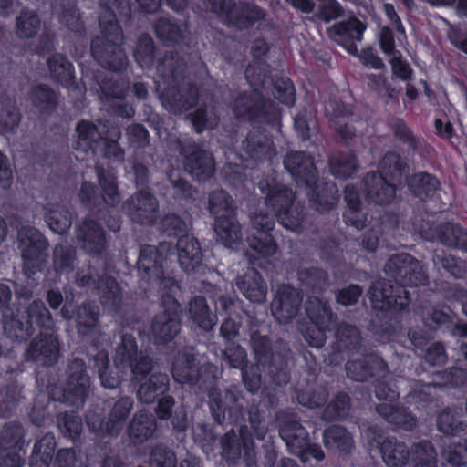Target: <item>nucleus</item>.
Instances as JSON below:
<instances>
[{
    "label": "nucleus",
    "mask_w": 467,
    "mask_h": 467,
    "mask_svg": "<svg viewBox=\"0 0 467 467\" xmlns=\"http://www.w3.org/2000/svg\"><path fill=\"white\" fill-rule=\"evenodd\" d=\"M170 251V246L164 243L159 248L152 246L144 247L140 254L138 267L141 279L151 282L158 285L166 295L161 296L162 310L155 317L151 334L159 344L171 340L180 329L179 305L173 295L178 289L175 282L171 278L162 277L161 261L164 253Z\"/></svg>",
    "instance_id": "1"
},
{
    "label": "nucleus",
    "mask_w": 467,
    "mask_h": 467,
    "mask_svg": "<svg viewBox=\"0 0 467 467\" xmlns=\"http://www.w3.org/2000/svg\"><path fill=\"white\" fill-rule=\"evenodd\" d=\"M105 13L100 17V26L103 39L96 38L92 41L91 50L93 57L101 64L106 65L113 70L122 67L125 58L120 51L117 53V47L123 42L121 30L115 23V13L128 15L132 9L141 8L151 13L156 11L160 5V0H135L134 3H127L124 6V0H99Z\"/></svg>",
    "instance_id": "2"
},
{
    "label": "nucleus",
    "mask_w": 467,
    "mask_h": 467,
    "mask_svg": "<svg viewBox=\"0 0 467 467\" xmlns=\"http://www.w3.org/2000/svg\"><path fill=\"white\" fill-rule=\"evenodd\" d=\"M4 331L10 338L17 340L26 339L34 330V324L41 329V338L35 340L27 356L44 365H49L57 359L58 354V343L52 333L53 322L48 310L42 303L35 302L27 311L26 325L16 317L8 319L7 314H4Z\"/></svg>",
    "instance_id": "3"
},
{
    "label": "nucleus",
    "mask_w": 467,
    "mask_h": 467,
    "mask_svg": "<svg viewBox=\"0 0 467 467\" xmlns=\"http://www.w3.org/2000/svg\"><path fill=\"white\" fill-rule=\"evenodd\" d=\"M379 175H368L364 182L367 198L377 203L390 202L395 195V183L400 182L404 165L396 153L384 156L379 164Z\"/></svg>",
    "instance_id": "4"
},
{
    "label": "nucleus",
    "mask_w": 467,
    "mask_h": 467,
    "mask_svg": "<svg viewBox=\"0 0 467 467\" xmlns=\"http://www.w3.org/2000/svg\"><path fill=\"white\" fill-rule=\"evenodd\" d=\"M209 209L215 218L214 231L219 241L226 247L236 248L241 234L230 197L223 191L213 192L209 199Z\"/></svg>",
    "instance_id": "5"
},
{
    "label": "nucleus",
    "mask_w": 467,
    "mask_h": 467,
    "mask_svg": "<svg viewBox=\"0 0 467 467\" xmlns=\"http://www.w3.org/2000/svg\"><path fill=\"white\" fill-rule=\"evenodd\" d=\"M205 5L210 11L240 27L261 17V11L251 3L237 5L232 0H205Z\"/></svg>",
    "instance_id": "6"
},
{
    "label": "nucleus",
    "mask_w": 467,
    "mask_h": 467,
    "mask_svg": "<svg viewBox=\"0 0 467 467\" xmlns=\"http://www.w3.org/2000/svg\"><path fill=\"white\" fill-rule=\"evenodd\" d=\"M280 435L290 451L299 456L302 461H306L308 456L318 461L324 459L322 449L316 444L309 443L306 431L297 421L292 420L283 424L280 427Z\"/></svg>",
    "instance_id": "7"
},
{
    "label": "nucleus",
    "mask_w": 467,
    "mask_h": 467,
    "mask_svg": "<svg viewBox=\"0 0 467 467\" xmlns=\"http://www.w3.org/2000/svg\"><path fill=\"white\" fill-rule=\"evenodd\" d=\"M293 192L280 185H275L269 189L266 196V205L271 209L272 214L279 216L284 227L292 231H297L301 216L297 212L289 208L293 201Z\"/></svg>",
    "instance_id": "8"
},
{
    "label": "nucleus",
    "mask_w": 467,
    "mask_h": 467,
    "mask_svg": "<svg viewBox=\"0 0 467 467\" xmlns=\"http://www.w3.org/2000/svg\"><path fill=\"white\" fill-rule=\"evenodd\" d=\"M76 130L79 139L78 147L84 151L90 149L93 152L99 150L108 156L119 155L117 140L119 138V131L117 128L111 129L110 139L99 138V140H98L99 134L97 128L88 121H80Z\"/></svg>",
    "instance_id": "9"
},
{
    "label": "nucleus",
    "mask_w": 467,
    "mask_h": 467,
    "mask_svg": "<svg viewBox=\"0 0 467 467\" xmlns=\"http://www.w3.org/2000/svg\"><path fill=\"white\" fill-rule=\"evenodd\" d=\"M18 245L24 259L26 275L35 273V266L38 267L43 262V252L47 242L41 234L33 227L21 229L18 234Z\"/></svg>",
    "instance_id": "10"
},
{
    "label": "nucleus",
    "mask_w": 467,
    "mask_h": 467,
    "mask_svg": "<svg viewBox=\"0 0 467 467\" xmlns=\"http://www.w3.org/2000/svg\"><path fill=\"white\" fill-rule=\"evenodd\" d=\"M306 312L313 323V327L308 328L306 332V339L310 345L320 348L325 342L324 331L328 328L331 322V312L318 298L308 301Z\"/></svg>",
    "instance_id": "11"
},
{
    "label": "nucleus",
    "mask_w": 467,
    "mask_h": 467,
    "mask_svg": "<svg viewBox=\"0 0 467 467\" xmlns=\"http://www.w3.org/2000/svg\"><path fill=\"white\" fill-rule=\"evenodd\" d=\"M386 272L401 277L404 286L420 285L426 281L420 264L405 254L393 255L386 265Z\"/></svg>",
    "instance_id": "12"
},
{
    "label": "nucleus",
    "mask_w": 467,
    "mask_h": 467,
    "mask_svg": "<svg viewBox=\"0 0 467 467\" xmlns=\"http://www.w3.org/2000/svg\"><path fill=\"white\" fill-rule=\"evenodd\" d=\"M137 351L134 337L132 336L124 335L122 342L117 348L114 362L119 369L130 368L134 378L138 380L140 376H144L150 369V360L147 357L140 356L137 364H133L137 360Z\"/></svg>",
    "instance_id": "13"
},
{
    "label": "nucleus",
    "mask_w": 467,
    "mask_h": 467,
    "mask_svg": "<svg viewBox=\"0 0 467 467\" xmlns=\"http://www.w3.org/2000/svg\"><path fill=\"white\" fill-rule=\"evenodd\" d=\"M394 288L383 282L375 284L369 290V297L374 308L380 310H400L405 308L409 304L410 293L403 287H397L395 295H392Z\"/></svg>",
    "instance_id": "14"
},
{
    "label": "nucleus",
    "mask_w": 467,
    "mask_h": 467,
    "mask_svg": "<svg viewBox=\"0 0 467 467\" xmlns=\"http://www.w3.org/2000/svg\"><path fill=\"white\" fill-rule=\"evenodd\" d=\"M84 363L80 359H74L68 366L69 380L64 393V401L76 405L84 403L87 390L89 386L88 378L83 374Z\"/></svg>",
    "instance_id": "15"
},
{
    "label": "nucleus",
    "mask_w": 467,
    "mask_h": 467,
    "mask_svg": "<svg viewBox=\"0 0 467 467\" xmlns=\"http://www.w3.org/2000/svg\"><path fill=\"white\" fill-rule=\"evenodd\" d=\"M254 225L261 229L260 237H256L249 240L250 251L248 252L251 257V264L255 265L256 260H259L260 256L272 255L276 251V246L273 242L272 237L265 233V231L271 230L274 225L272 218L267 214L266 216H256L254 218Z\"/></svg>",
    "instance_id": "16"
},
{
    "label": "nucleus",
    "mask_w": 467,
    "mask_h": 467,
    "mask_svg": "<svg viewBox=\"0 0 467 467\" xmlns=\"http://www.w3.org/2000/svg\"><path fill=\"white\" fill-rule=\"evenodd\" d=\"M157 202L148 192H140L125 205L131 219L140 223H151L156 217Z\"/></svg>",
    "instance_id": "17"
},
{
    "label": "nucleus",
    "mask_w": 467,
    "mask_h": 467,
    "mask_svg": "<svg viewBox=\"0 0 467 467\" xmlns=\"http://www.w3.org/2000/svg\"><path fill=\"white\" fill-rule=\"evenodd\" d=\"M301 301L297 292L290 286H285L277 298L272 303V313L280 323L289 321L297 312Z\"/></svg>",
    "instance_id": "18"
},
{
    "label": "nucleus",
    "mask_w": 467,
    "mask_h": 467,
    "mask_svg": "<svg viewBox=\"0 0 467 467\" xmlns=\"http://www.w3.org/2000/svg\"><path fill=\"white\" fill-rule=\"evenodd\" d=\"M178 261L185 272L195 271L202 263V252L198 242L191 236L182 237L177 244Z\"/></svg>",
    "instance_id": "19"
},
{
    "label": "nucleus",
    "mask_w": 467,
    "mask_h": 467,
    "mask_svg": "<svg viewBox=\"0 0 467 467\" xmlns=\"http://www.w3.org/2000/svg\"><path fill=\"white\" fill-rule=\"evenodd\" d=\"M366 26L359 20L351 17L333 26L328 33L336 42L344 45L348 41H361Z\"/></svg>",
    "instance_id": "20"
},
{
    "label": "nucleus",
    "mask_w": 467,
    "mask_h": 467,
    "mask_svg": "<svg viewBox=\"0 0 467 467\" xmlns=\"http://www.w3.org/2000/svg\"><path fill=\"white\" fill-rule=\"evenodd\" d=\"M380 451L388 467H404L410 459L407 446L394 439L385 440L381 443Z\"/></svg>",
    "instance_id": "21"
},
{
    "label": "nucleus",
    "mask_w": 467,
    "mask_h": 467,
    "mask_svg": "<svg viewBox=\"0 0 467 467\" xmlns=\"http://www.w3.org/2000/svg\"><path fill=\"white\" fill-rule=\"evenodd\" d=\"M78 238L83 242V247L88 253H98L104 247V234L95 222L83 223L78 230Z\"/></svg>",
    "instance_id": "22"
},
{
    "label": "nucleus",
    "mask_w": 467,
    "mask_h": 467,
    "mask_svg": "<svg viewBox=\"0 0 467 467\" xmlns=\"http://www.w3.org/2000/svg\"><path fill=\"white\" fill-rule=\"evenodd\" d=\"M237 286L244 296L252 302L259 303L265 299L266 288L254 267L245 275L244 280L237 281Z\"/></svg>",
    "instance_id": "23"
},
{
    "label": "nucleus",
    "mask_w": 467,
    "mask_h": 467,
    "mask_svg": "<svg viewBox=\"0 0 467 467\" xmlns=\"http://www.w3.org/2000/svg\"><path fill=\"white\" fill-rule=\"evenodd\" d=\"M285 166L295 177L306 180L308 183V177H314V163L310 156L302 152H295L287 156Z\"/></svg>",
    "instance_id": "24"
},
{
    "label": "nucleus",
    "mask_w": 467,
    "mask_h": 467,
    "mask_svg": "<svg viewBox=\"0 0 467 467\" xmlns=\"http://www.w3.org/2000/svg\"><path fill=\"white\" fill-rule=\"evenodd\" d=\"M185 168L198 180H204L213 174L214 163L209 153L201 151L187 158Z\"/></svg>",
    "instance_id": "25"
},
{
    "label": "nucleus",
    "mask_w": 467,
    "mask_h": 467,
    "mask_svg": "<svg viewBox=\"0 0 467 467\" xmlns=\"http://www.w3.org/2000/svg\"><path fill=\"white\" fill-rule=\"evenodd\" d=\"M168 377L164 374H152L148 383L143 382L138 389L139 399L145 402H152L158 396L167 389Z\"/></svg>",
    "instance_id": "26"
},
{
    "label": "nucleus",
    "mask_w": 467,
    "mask_h": 467,
    "mask_svg": "<svg viewBox=\"0 0 467 467\" xmlns=\"http://www.w3.org/2000/svg\"><path fill=\"white\" fill-rule=\"evenodd\" d=\"M191 317L200 328L208 331L216 324V316L209 313L206 302L202 297H195L190 303Z\"/></svg>",
    "instance_id": "27"
},
{
    "label": "nucleus",
    "mask_w": 467,
    "mask_h": 467,
    "mask_svg": "<svg viewBox=\"0 0 467 467\" xmlns=\"http://www.w3.org/2000/svg\"><path fill=\"white\" fill-rule=\"evenodd\" d=\"M155 430V422L145 414H138L129 427V435L134 442H142L150 437Z\"/></svg>",
    "instance_id": "28"
},
{
    "label": "nucleus",
    "mask_w": 467,
    "mask_h": 467,
    "mask_svg": "<svg viewBox=\"0 0 467 467\" xmlns=\"http://www.w3.org/2000/svg\"><path fill=\"white\" fill-rule=\"evenodd\" d=\"M325 445L335 451H347L352 447V437L339 426H333L324 433Z\"/></svg>",
    "instance_id": "29"
},
{
    "label": "nucleus",
    "mask_w": 467,
    "mask_h": 467,
    "mask_svg": "<svg viewBox=\"0 0 467 467\" xmlns=\"http://www.w3.org/2000/svg\"><path fill=\"white\" fill-rule=\"evenodd\" d=\"M40 29V20L33 11L24 10L16 18V32L21 38L35 36Z\"/></svg>",
    "instance_id": "30"
},
{
    "label": "nucleus",
    "mask_w": 467,
    "mask_h": 467,
    "mask_svg": "<svg viewBox=\"0 0 467 467\" xmlns=\"http://www.w3.org/2000/svg\"><path fill=\"white\" fill-rule=\"evenodd\" d=\"M48 67L55 78L63 85H69L74 78L73 66L62 55H54L48 59Z\"/></svg>",
    "instance_id": "31"
},
{
    "label": "nucleus",
    "mask_w": 467,
    "mask_h": 467,
    "mask_svg": "<svg viewBox=\"0 0 467 467\" xmlns=\"http://www.w3.org/2000/svg\"><path fill=\"white\" fill-rule=\"evenodd\" d=\"M345 199L348 204V210L344 215L347 223H350L357 228L364 226V221L361 219L359 212L358 192L353 186H347L345 190Z\"/></svg>",
    "instance_id": "32"
},
{
    "label": "nucleus",
    "mask_w": 467,
    "mask_h": 467,
    "mask_svg": "<svg viewBox=\"0 0 467 467\" xmlns=\"http://www.w3.org/2000/svg\"><path fill=\"white\" fill-rule=\"evenodd\" d=\"M132 407L130 399L125 398L119 400L113 407L109 421L106 425V431L111 435L117 434L122 428V421L129 414Z\"/></svg>",
    "instance_id": "33"
},
{
    "label": "nucleus",
    "mask_w": 467,
    "mask_h": 467,
    "mask_svg": "<svg viewBox=\"0 0 467 467\" xmlns=\"http://www.w3.org/2000/svg\"><path fill=\"white\" fill-rule=\"evenodd\" d=\"M251 102H252L251 97L246 96V95L241 97L240 99L235 101L234 111L238 118H241V117L244 118L246 116H247V118H251L254 115L258 114L259 112L262 114H267L268 109H270V108L271 109L273 108V112L275 113V115L277 114V110H276L275 107H274L271 102H265L263 106H260V109H258V107L254 104H253V106H248V104Z\"/></svg>",
    "instance_id": "34"
},
{
    "label": "nucleus",
    "mask_w": 467,
    "mask_h": 467,
    "mask_svg": "<svg viewBox=\"0 0 467 467\" xmlns=\"http://www.w3.org/2000/svg\"><path fill=\"white\" fill-rule=\"evenodd\" d=\"M379 413L383 415L389 421L393 422L404 429H410L415 425V419L404 410H394L387 405H381L378 409Z\"/></svg>",
    "instance_id": "35"
},
{
    "label": "nucleus",
    "mask_w": 467,
    "mask_h": 467,
    "mask_svg": "<svg viewBox=\"0 0 467 467\" xmlns=\"http://www.w3.org/2000/svg\"><path fill=\"white\" fill-rule=\"evenodd\" d=\"M437 180L426 173L416 174L410 184V187L415 192L416 195L425 196L431 195L437 189Z\"/></svg>",
    "instance_id": "36"
},
{
    "label": "nucleus",
    "mask_w": 467,
    "mask_h": 467,
    "mask_svg": "<svg viewBox=\"0 0 467 467\" xmlns=\"http://www.w3.org/2000/svg\"><path fill=\"white\" fill-rule=\"evenodd\" d=\"M46 221L51 231L58 234H65L71 224L68 213L60 208L50 212L47 215Z\"/></svg>",
    "instance_id": "37"
},
{
    "label": "nucleus",
    "mask_w": 467,
    "mask_h": 467,
    "mask_svg": "<svg viewBox=\"0 0 467 467\" xmlns=\"http://www.w3.org/2000/svg\"><path fill=\"white\" fill-rule=\"evenodd\" d=\"M413 455L416 467H436V454L430 442L425 441L415 446Z\"/></svg>",
    "instance_id": "38"
},
{
    "label": "nucleus",
    "mask_w": 467,
    "mask_h": 467,
    "mask_svg": "<svg viewBox=\"0 0 467 467\" xmlns=\"http://www.w3.org/2000/svg\"><path fill=\"white\" fill-rule=\"evenodd\" d=\"M330 168L336 177L347 178L356 171V160L352 156L335 158L330 161Z\"/></svg>",
    "instance_id": "39"
},
{
    "label": "nucleus",
    "mask_w": 467,
    "mask_h": 467,
    "mask_svg": "<svg viewBox=\"0 0 467 467\" xmlns=\"http://www.w3.org/2000/svg\"><path fill=\"white\" fill-rule=\"evenodd\" d=\"M96 365L99 368V378L101 379V384L104 388L114 389L119 385V377H109L108 376L107 366L109 364L108 355L105 352L98 353L95 358Z\"/></svg>",
    "instance_id": "40"
},
{
    "label": "nucleus",
    "mask_w": 467,
    "mask_h": 467,
    "mask_svg": "<svg viewBox=\"0 0 467 467\" xmlns=\"http://www.w3.org/2000/svg\"><path fill=\"white\" fill-rule=\"evenodd\" d=\"M465 442L464 449L461 445H456L455 441H453V443L450 444L444 451L442 456L451 465L460 467L466 463L467 438Z\"/></svg>",
    "instance_id": "41"
},
{
    "label": "nucleus",
    "mask_w": 467,
    "mask_h": 467,
    "mask_svg": "<svg viewBox=\"0 0 467 467\" xmlns=\"http://www.w3.org/2000/svg\"><path fill=\"white\" fill-rule=\"evenodd\" d=\"M334 185H327L325 192L318 193L317 199L312 197L311 202L317 211L325 212L334 207L337 202V196Z\"/></svg>",
    "instance_id": "42"
},
{
    "label": "nucleus",
    "mask_w": 467,
    "mask_h": 467,
    "mask_svg": "<svg viewBox=\"0 0 467 467\" xmlns=\"http://www.w3.org/2000/svg\"><path fill=\"white\" fill-rule=\"evenodd\" d=\"M276 98L286 106H293L296 100L295 88L286 78H280L275 84Z\"/></svg>",
    "instance_id": "43"
},
{
    "label": "nucleus",
    "mask_w": 467,
    "mask_h": 467,
    "mask_svg": "<svg viewBox=\"0 0 467 467\" xmlns=\"http://www.w3.org/2000/svg\"><path fill=\"white\" fill-rule=\"evenodd\" d=\"M193 366L189 358L178 359L172 368V374L175 380L181 383L192 381L193 378Z\"/></svg>",
    "instance_id": "44"
},
{
    "label": "nucleus",
    "mask_w": 467,
    "mask_h": 467,
    "mask_svg": "<svg viewBox=\"0 0 467 467\" xmlns=\"http://www.w3.org/2000/svg\"><path fill=\"white\" fill-rule=\"evenodd\" d=\"M441 241L449 246H463L467 243V234L461 227L450 224L446 226Z\"/></svg>",
    "instance_id": "45"
},
{
    "label": "nucleus",
    "mask_w": 467,
    "mask_h": 467,
    "mask_svg": "<svg viewBox=\"0 0 467 467\" xmlns=\"http://www.w3.org/2000/svg\"><path fill=\"white\" fill-rule=\"evenodd\" d=\"M219 394L213 390L210 393V408L214 419L220 422L222 418H224V409L230 406V403L234 402L236 400L232 394L225 395V400L221 401L218 400Z\"/></svg>",
    "instance_id": "46"
},
{
    "label": "nucleus",
    "mask_w": 467,
    "mask_h": 467,
    "mask_svg": "<svg viewBox=\"0 0 467 467\" xmlns=\"http://www.w3.org/2000/svg\"><path fill=\"white\" fill-rule=\"evenodd\" d=\"M158 36L164 41L177 42L181 38L178 27L167 19L160 20L155 26Z\"/></svg>",
    "instance_id": "47"
},
{
    "label": "nucleus",
    "mask_w": 467,
    "mask_h": 467,
    "mask_svg": "<svg viewBox=\"0 0 467 467\" xmlns=\"http://www.w3.org/2000/svg\"><path fill=\"white\" fill-rule=\"evenodd\" d=\"M437 425L440 431L448 435H453L461 429L456 424L455 414L450 410H446L439 415Z\"/></svg>",
    "instance_id": "48"
},
{
    "label": "nucleus",
    "mask_w": 467,
    "mask_h": 467,
    "mask_svg": "<svg viewBox=\"0 0 467 467\" xmlns=\"http://www.w3.org/2000/svg\"><path fill=\"white\" fill-rule=\"evenodd\" d=\"M56 447L55 438L52 435H46L34 446V457H40L44 462H47L52 455Z\"/></svg>",
    "instance_id": "49"
},
{
    "label": "nucleus",
    "mask_w": 467,
    "mask_h": 467,
    "mask_svg": "<svg viewBox=\"0 0 467 467\" xmlns=\"http://www.w3.org/2000/svg\"><path fill=\"white\" fill-rule=\"evenodd\" d=\"M99 179L105 193V201L113 204L117 200L115 175L111 171H109L107 174L99 172Z\"/></svg>",
    "instance_id": "50"
},
{
    "label": "nucleus",
    "mask_w": 467,
    "mask_h": 467,
    "mask_svg": "<svg viewBox=\"0 0 467 467\" xmlns=\"http://www.w3.org/2000/svg\"><path fill=\"white\" fill-rule=\"evenodd\" d=\"M341 9L336 0H318V16L328 22L340 16Z\"/></svg>",
    "instance_id": "51"
},
{
    "label": "nucleus",
    "mask_w": 467,
    "mask_h": 467,
    "mask_svg": "<svg viewBox=\"0 0 467 467\" xmlns=\"http://www.w3.org/2000/svg\"><path fill=\"white\" fill-rule=\"evenodd\" d=\"M232 433L226 434L222 441L223 456L227 461H234L241 456V442L234 440Z\"/></svg>",
    "instance_id": "52"
},
{
    "label": "nucleus",
    "mask_w": 467,
    "mask_h": 467,
    "mask_svg": "<svg viewBox=\"0 0 467 467\" xmlns=\"http://www.w3.org/2000/svg\"><path fill=\"white\" fill-rule=\"evenodd\" d=\"M59 427L65 435L75 439L81 431V421L77 417L66 415L59 421Z\"/></svg>",
    "instance_id": "53"
},
{
    "label": "nucleus",
    "mask_w": 467,
    "mask_h": 467,
    "mask_svg": "<svg viewBox=\"0 0 467 467\" xmlns=\"http://www.w3.org/2000/svg\"><path fill=\"white\" fill-rule=\"evenodd\" d=\"M337 337L339 342L343 343L346 347H349L358 342L359 333L355 327L344 325L338 328Z\"/></svg>",
    "instance_id": "54"
},
{
    "label": "nucleus",
    "mask_w": 467,
    "mask_h": 467,
    "mask_svg": "<svg viewBox=\"0 0 467 467\" xmlns=\"http://www.w3.org/2000/svg\"><path fill=\"white\" fill-rule=\"evenodd\" d=\"M152 52L153 47L151 39L148 36L142 37L135 52L137 61L141 66L147 64V62L150 61L152 57Z\"/></svg>",
    "instance_id": "55"
},
{
    "label": "nucleus",
    "mask_w": 467,
    "mask_h": 467,
    "mask_svg": "<svg viewBox=\"0 0 467 467\" xmlns=\"http://www.w3.org/2000/svg\"><path fill=\"white\" fill-rule=\"evenodd\" d=\"M54 264L57 270L67 272L73 265V257L69 253H66L62 245H57L54 254Z\"/></svg>",
    "instance_id": "56"
},
{
    "label": "nucleus",
    "mask_w": 467,
    "mask_h": 467,
    "mask_svg": "<svg viewBox=\"0 0 467 467\" xmlns=\"http://www.w3.org/2000/svg\"><path fill=\"white\" fill-rule=\"evenodd\" d=\"M31 100L34 104H47L45 108L53 105L56 101V95L45 87L36 88L31 94Z\"/></svg>",
    "instance_id": "57"
},
{
    "label": "nucleus",
    "mask_w": 467,
    "mask_h": 467,
    "mask_svg": "<svg viewBox=\"0 0 467 467\" xmlns=\"http://www.w3.org/2000/svg\"><path fill=\"white\" fill-rule=\"evenodd\" d=\"M348 397L345 394H341L327 408V413L330 414L332 418L343 417L348 411Z\"/></svg>",
    "instance_id": "58"
},
{
    "label": "nucleus",
    "mask_w": 467,
    "mask_h": 467,
    "mask_svg": "<svg viewBox=\"0 0 467 467\" xmlns=\"http://www.w3.org/2000/svg\"><path fill=\"white\" fill-rule=\"evenodd\" d=\"M390 64L392 72L396 77L403 80L410 78L411 69L410 68L408 63L400 57L399 54L390 57Z\"/></svg>",
    "instance_id": "59"
},
{
    "label": "nucleus",
    "mask_w": 467,
    "mask_h": 467,
    "mask_svg": "<svg viewBox=\"0 0 467 467\" xmlns=\"http://www.w3.org/2000/svg\"><path fill=\"white\" fill-rule=\"evenodd\" d=\"M77 322L79 332L84 333L82 327L88 328L94 327L97 322V314L84 306L77 314Z\"/></svg>",
    "instance_id": "60"
},
{
    "label": "nucleus",
    "mask_w": 467,
    "mask_h": 467,
    "mask_svg": "<svg viewBox=\"0 0 467 467\" xmlns=\"http://www.w3.org/2000/svg\"><path fill=\"white\" fill-rule=\"evenodd\" d=\"M348 375L355 380H363L371 375V368H365L361 362L351 361L347 364Z\"/></svg>",
    "instance_id": "61"
},
{
    "label": "nucleus",
    "mask_w": 467,
    "mask_h": 467,
    "mask_svg": "<svg viewBox=\"0 0 467 467\" xmlns=\"http://www.w3.org/2000/svg\"><path fill=\"white\" fill-rule=\"evenodd\" d=\"M426 359L432 365L443 364L446 360L443 346L440 343L432 344L427 350Z\"/></svg>",
    "instance_id": "62"
},
{
    "label": "nucleus",
    "mask_w": 467,
    "mask_h": 467,
    "mask_svg": "<svg viewBox=\"0 0 467 467\" xmlns=\"http://www.w3.org/2000/svg\"><path fill=\"white\" fill-rule=\"evenodd\" d=\"M380 47L384 54L390 57L399 53L394 49V38L389 27H383L380 34Z\"/></svg>",
    "instance_id": "63"
},
{
    "label": "nucleus",
    "mask_w": 467,
    "mask_h": 467,
    "mask_svg": "<svg viewBox=\"0 0 467 467\" xmlns=\"http://www.w3.org/2000/svg\"><path fill=\"white\" fill-rule=\"evenodd\" d=\"M361 295V290L357 285H350L345 289H342L338 296H337V301L338 303L348 306L352 305L357 302L358 297Z\"/></svg>",
    "instance_id": "64"
}]
</instances>
